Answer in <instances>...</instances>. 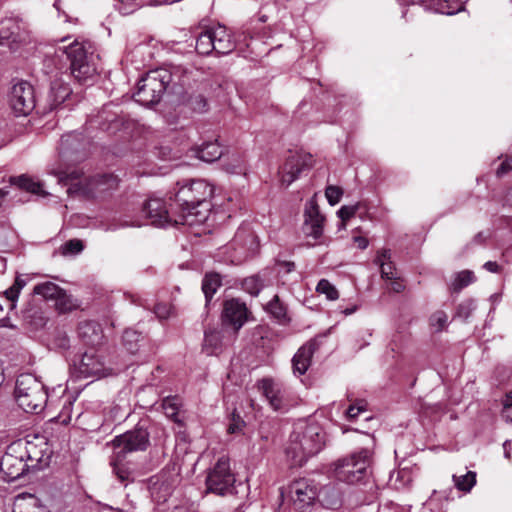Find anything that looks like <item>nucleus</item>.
Here are the masks:
<instances>
[{
	"instance_id": "1",
	"label": "nucleus",
	"mask_w": 512,
	"mask_h": 512,
	"mask_svg": "<svg viewBox=\"0 0 512 512\" xmlns=\"http://www.w3.org/2000/svg\"><path fill=\"white\" fill-rule=\"evenodd\" d=\"M177 185L174 206L178 209V218L175 222L192 226L206 221L213 187L202 179L186 180Z\"/></svg>"
},
{
	"instance_id": "2",
	"label": "nucleus",
	"mask_w": 512,
	"mask_h": 512,
	"mask_svg": "<svg viewBox=\"0 0 512 512\" xmlns=\"http://www.w3.org/2000/svg\"><path fill=\"white\" fill-rule=\"evenodd\" d=\"M325 445V433L315 421L299 420L285 447L288 462L292 467H301L318 454Z\"/></svg>"
},
{
	"instance_id": "3",
	"label": "nucleus",
	"mask_w": 512,
	"mask_h": 512,
	"mask_svg": "<svg viewBox=\"0 0 512 512\" xmlns=\"http://www.w3.org/2000/svg\"><path fill=\"white\" fill-rule=\"evenodd\" d=\"M362 438L364 447L334 464L335 475L339 480L355 484L368 476L375 440L370 434H363Z\"/></svg>"
},
{
	"instance_id": "4",
	"label": "nucleus",
	"mask_w": 512,
	"mask_h": 512,
	"mask_svg": "<svg viewBox=\"0 0 512 512\" xmlns=\"http://www.w3.org/2000/svg\"><path fill=\"white\" fill-rule=\"evenodd\" d=\"M70 61L71 75L80 83L93 80L97 74V59L94 46L90 41L74 40L67 46L59 48Z\"/></svg>"
},
{
	"instance_id": "5",
	"label": "nucleus",
	"mask_w": 512,
	"mask_h": 512,
	"mask_svg": "<svg viewBox=\"0 0 512 512\" xmlns=\"http://www.w3.org/2000/svg\"><path fill=\"white\" fill-rule=\"evenodd\" d=\"M16 401L25 412L38 413L47 402L44 385L31 374H21L15 386Z\"/></svg>"
},
{
	"instance_id": "6",
	"label": "nucleus",
	"mask_w": 512,
	"mask_h": 512,
	"mask_svg": "<svg viewBox=\"0 0 512 512\" xmlns=\"http://www.w3.org/2000/svg\"><path fill=\"white\" fill-rule=\"evenodd\" d=\"M56 175L61 182H70L69 192H78L87 197H99L118 187V179L113 175H97L80 179L77 183H72L80 177L75 171H59Z\"/></svg>"
},
{
	"instance_id": "7",
	"label": "nucleus",
	"mask_w": 512,
	"mask_h": 512,
	"mask_svg": "<svg viewBox=\"0 0 512 512\" xmlns=\"http://www.w3.org/2000/svg\"><path fill=\"white\" fill-rule=\"evenodd\" d=\"M171 81L172 74L165 68L149 71L138 82L135 101L143 106L158 103Z\"/></svg>"
},
{
	"instance_id": "8",
	"label": "nucleus",
	"mask_w": 512,
	"mask_h": 512,
	"mask_svg": "<svg viewBox=\"0 0 512 512\" xmlns=\"http://www.w3.org/2000/svg\"><path fill=\"white\" fill-rule=\"evenodd\" d=\"M196 51L201 55L228 54L235 48V43L228 29L223 25L208 28L197 36Z\"/></svg>"
},
{
	"instance_id": "9",
	"label": "nucleus",
	"mask_w": 512,
	"mask_h": 512,
	"mask_svg": "<svg viewBox=\"0 0 512 512\" xmlns=\"http://www.w3.org/2000/svg\"><path fill=\"white\" fill-rule=\"evenodd\" d=\"M235 481L236 478L231 471L230 460L222 456L207 472L206 492L224 496L233 491Z\"/></svg>"
},
{
	"instance_id": "10",
	"label": "nucleus",
	"mask_w": 512,
	"mask_h": 512,
	"mask_svg": "<svg viewBox=\"0 0 512 512\" xmlns=\"http://www.w3.org/2000/svg\"><path fill=\"white\" fill-rule=\"evenodd\" d=\"M280 495L283 499H288L296 510L306 511L315 503L318 488L312 480L300 478L281 488Z\"/></svg>"
},
{
	"instance_id": "11",
	"label": "nucleus",
	"mask_w": 512,
	"mask_h": 512,
	"mask_svg": "<svg viewBox=\"0 0 512 512\" xmlns=\"http://www.w3.org/2000/svg\"><path fill=\"white\" fill-rule=\"evenodd\" d=\"M112 445L117 449V460H120L127 453L145 450L149 445V433L146 429L137 427L134 430L116 436L112 440Z\"/></svg>"
},
{
	"instance_id": "12",
	"label": "nucleus",
	"mask_w": 512,
	"mask_h": 512,
	"mask_svg": "<svg viewBox=\"0 0 512 512\" xmlns=\"http://www.w3.org/2000/svg\"><path fill=\"white\" fill-rule=\"evenodd\" d=\"M21 453V446L17 442H13L1 458L0 471L8 482L19 479L25 472L29 471L27 462H25Z\"/></svg>"
},
{
	"instance_id": "13",
	"label": "nucleus",
	"mask_w": 512,
	"mask_h": 512,
	"mask_svg": "<svg viewBox=\"0 0 512 512\" xmlns=\"http://www.w3.org/2000/svg\"><path fill=\"white\" fill-rule=\"evenodd\" d=\"M142 212L146 219L156 227H165L166 225H179L175 220L178 218V209L174 207L171 211L166 207V203L161 198L151 197L142 207Z\"/></svg>"
},
{
	"instance_id": "14",
	"label": "nucleus",
	"mask_w": 512,
	"mask_h": 512,
	"mask_svg": "<svg viewBox=\"0 0 512 512\" xmlns=\"http://www.w3.org/2000/svg\"><path fill=\"white\" fill-rule=\"evenodd\" d=\"M228 249H233L234 251L231 255V262L240 264L258 250L256 236L248 229H239L229 244Z\"/></svg>"
},
{
	"instance_id": "15",
	"label": "nucleus",
	"mask_w": 512,
	"mask_h": 512,
	"mask_svg": "<svg viewBox=\"0 0 512 512\" xmlns=\"http://www.w3.org/2000/svg\"><path fill=\"white\" fill-rule=\"evenodd\" d=\"M10 105L17 116L29 114L35 106L32 85L26 81L16 83L11 90Z\"/></svg>"
},
{
	"instance_id": "16",
	"label": "nucleus",
	"mask_w": 512,
	"mask_h": 512,
	"mask_svg": "<svg viewBox=\"0 0 512 512\" xmlns=\"http://www.w3.org/2000/svg\"><path fill=\"white\" fill-rule=\"evenodd\" d=\"M312 165L313 158L308 153H298L289 157L280 171L281 184L288 187L303 171L310 169Z\"/></svg>"
},
{
	"instance_id": "17",
	"label": "nucleus",
	"mask_w": 512,
	"mask_h": 512,
	"mask_svg": "<svg viewBox=\"0 0 512 512\" xmlns=\"http://www.w3.org/2000/svg\"><path fill=\"white\" fill-rule=\"evenodd\" d=\"M248 309L246 304L238 299H230L224 303L222 320L225 326H231L234 333H237L240 328L248 320Z\"/></svg>"
},
{
	"instance_id": "18",
	"label": "nucleus",
	"mask_w": 512,
	"mask_h": 512,
	"mask_svg": "<svg viewBox=\"0 0 512 512\" xmlns=\"http://www.w3.org/2000/svg\"><path fill=\"white\" fill-rule=\"evenodd\" d=\"M258 388L273 410L286 408V390L280 383L264 378L258 382Z\"/></svg>"
},
{
	"instance_id": "19",
	"label": "nucleus",
	"mask_w": 512,
	"mask_h": 512,
	"mask_svg": "<svg viewBox=\"0 0 512 512\" xmlns=\"http://www.w3.org/2000/svg\"><path fill=\"white\" fill-rule=\"evenodd\" d=\"M325 218L320 213L319 207L314 198L310 199L304 211V231L307 236L318 239L323 234Z\"/></svg>"
},
{
	"instance_id": "20",
	"label": "nucleus",
	"mask_w": 512,
	"mask_h": 512,
	"mask_svg": "<svg viewBox=\"0 0 512 512\" xmlns=\"http://www.w3.org/2000/svg\"><path fill=\"white\" fill-rule=\"evenodd\" d=\"M78 370L84 377H104L110 374L104 362L94 349L87 350L81 357Z\"/></svg>"
},
{
	"instance_id": "21",
	"label": "nucleus",
	"mask_w": 512,
	"mask_h": 512,
	"mask_svg": "<svg viewBox=\"0 0 512 512\" xmlns=\"http://www.w3.org/2000/svg\"><path fill=\"white\" fill-rule=\"evenodd\" d=\"M317 349V343L314 340L303 345L292 359L293 372L299 376L303 375L311 364L312 356Z\"/></svg>"
},
{
	"instance_id": "22",
	"label": "nucleus",
	"mask_w": 512,
	"mask_h": 512,
	"mask_svg": "<svg viewBox=\"0 0 512 512\" xmlns=\"http://www.w3.org/2000/svg\"><path fill=\"white\" fill-rule=\"evenodd\" d=\"M21 446L23 458L27 462L28 470L42 468L44 462V453L35 444L24 441H16Z\"/></svg>"
},
{
	"instance_id": "23",
	"label": "nucleus",
	"mask_w": 512,
	"mask_h": 512,
	"mask_svg": "<svg viewBox=\"0 0 512 512\" xmlns=\"http://www.w3.org/2000/svg\"><path fill=\"white\" fill-rule=\"evenodd\" d=\"M21 41L20 25L14 19H4L0 22V44L12 47V44Z\"/></svg>"
},
{
	"instance_id": "24",
	"label": "nucleus",
	"mask_w": 512,
	"mask_h": 512,
	"mask_svg": "<svg viewBox=\"0 0 512 512\" xmlns=\"http://www.w3.org/2000/svg\"><path fill=\"white\" fill-rule=\"evenodd\" d=\"M13 512H50L34 495H19L13 506Z\"/></svg>"
},
{
	"instance_id": "25",
	"label": "nucleus",
	"mask_w": 512,
	"mask_h": 512,
	"mask_svg": "<svg viewBox=\"0 0 512 512\" xmlns=\"http://www.w3.org/2000/svg\"><path fill=\"white\" fill-rule=\"evenodd\" d=\"M79 336L86 344L95 346L101 343L102 331L100 326L95 322H83L78 328Z\"/></svg>"
},
{
	"instance_id": "26",
	"label": "nucleus",
	"mask_w": 512,
	"mask_h": 512,
	"mask_svg": "<svg viewBox=\"0 0 512 512\" xmlns=\"http://www.w3.org/2000/svg\"><path fill=\"white\" fill-rule=\"evenodd\" d=\"M429 9L436 13L445 15H454L464 10V4L460 1L453 0H426Z\"/></svg>"
},
{
	"instance_id": "27",
	"label": "nucleus",
	"mask_w": 512,
	"mask_h": 512,
	"mask_svg": "<svg viewBox=\"0 0 512 512\" xmlns=\"http://www.w3.org/2000/svg\"><path fill=\"white\" fill-rule=\"evenodd\" d=\"M376 264L380 266L381 277L386 280L396 279L397 273L391 262V251L383 249L378 252L375 259Z\"/></svg>"
},
{
	"instance_id": "28",
	"label": "nucleus",
	"mask_w": 512,
	"mask_h": 512,
	"mask_svg": "<svg viewBox=\"0 0 512 512\" xmlns=\"http://www.w3.org/2000/svg\"><path fill=\"white\" fill-rule=\"evenodd\" d=\"M10 182L13 185L18 186L20 189H23L32 194L46 196L47 193L42 188V183L39 181H35L33 178L27 175H20L18 177H12Z\"/></svg>"
},
{
	"instance_id": "29",
	"label": "nucleus",
	"mask_w": 512,
	"mask_h": 512,
	"mask_svg": "<svg viewBox=\"0 0 512 512\" xmlns=\"http://www.w3.org/2000/svg\"><path fill=\"white\" fill-rule=\"evenodd\" d=\"M196 156L205 162H213L222 156V149L217 142H207L196 150Z\"/></svg>"
},
{
	"instance_id": "30",
	"label": "nucleus",
	"mask_w": 512,
	"mask_h": 512,
	"mask_svg": "<svg viewBox=\"0 0 512 512\" xmlns=\"http://www.w3.org/2000/svg\"><path fill=\"white\" fill-rule=\"evenodd\" d=\"M33 292L36 295H41L45 299H54L56 300L59 295H63V289L60 288L57 284L47 281L44 283L37 284Z\"/></svg>"
},
{
	"instance_id": "31",
	"label": "nucleus",
	"mask_w": 512,
	"mask_h": 512,
	"mask_svg": "<svg viewBox=\"0 0 512 512\" xmlns=\"http://www.w3.org/2000/svg\"><path fill=\"white\" fill-rule=\"evenodd\" d=\"M71 94L70 87L60 80H55L51 85V97L56 107L62 104Z\"/></svg>"
},
{
	"instance_id": "32",
	"label": "nucleus",
	"mask_w": 512,
	"mask_h": 512,
	"mask_svg": "<svg viewBox=\"0 0 512 512\" xmlns=\"http://www.w3.org/2000/svg\"><path fill=\"white\" fill-rule=\"evenodd\" d=\"M475 281V275L470 270H463L455 274L451 282L450 289L453 292H460L463 288L467 287Z\"/></svg>"
},
{
	"instance_id": "33",
	"label": "nucleus",
	"mask_w": 512,
	"mask_h": 512,
	"mask_svg": "<svg viewBox=\"0 0 512 512\" xmlns=\"http://www.w3.org/2000/svg\"><path fill=\"white\" fill-rule=\"evenodd\" d=\"M222 336L219 331L212 330L205 332L203 348L208 355L217 353L221 348Z\"/></svg>"
},
{
	"instance_id": "34",
	"label": "nucleus",
	"mask_w": 512,
	"mask_h": 512,
	"mask_svg": "<svg viewBox=\"0 0 512 512\" xmlns=\"http://www.w3.org/2000/svg\"><path fill=\"white\" fill-rule=\"evenodd\" d=\"M181 401L178 397H166L163 399L162 408L165 415L172 419L175 423L181 424V420L178 417L179 407Z\"/></svg>"
},
{
	"instance_id": "35",
	"label": "nucleus",
	"mask_w": 512,
	"mask_h": 512,
	"mask_svg": "<svg viewBox=\"0 0 512 512\" xmlns=\"http://www.w3.org/2000/svg\"><path fill=\"white\" fill-rule=\"evenodd\" d=\"M455 487L462 492H470L476 484V473L474 471H468L466 474L452 477Z\"/></svg>"
},
{
	"instance_id": "36",
	"label": "nucleus",
	"mask_w": 512,
	"mask_h": 512,
	"mask_svg": "<svg viewBox=\"0 0 512 512\" xmlns=\"http://www.w3.org/2000/svg\"><path fill=\"white\" fill-rule=\"evenodd\" d=\"M221 285L220 276L216 273L207 274L202 282V290L207 301H209Z\"/></svg>"
},
{
	"instance_id": "37",
	"label": "nucleus",
	"mask_w": 512,
	"mask_h": 512,
	"mask_svg": "<svg viewBox=\"0 0 512 512\" xmlns=\"http://www.w3.org/2000/svg\"><path fill=\"white\" fill-rule=\"evenodd\" d=\"M243 289L249 294L256 296L264 287V282L258 275L247 277L242 282Z\"/></svg>"
},
{
	"instance_id": "38",
	"label": "nucleus",
	"mask_w": 512,
	"mask_h": 512,
	"mask_svg": "<svg viewBox=\"0 0 512 512\" xmlns=\"http://www.w3.org/2000/svg\"><path fill=\"white\" fill-rule=\"evenodd\" d=\"M316 291L319 294L325 295L328 300H337L339 298L338 290L327 279H321L318 282Z\"/></svg>"
},
{
	"instance_id": "39",
	"label": "nucleus",
	"mask_w": 512,
	"mask_h": 512,
	"mask_svg": "<svg viewBox=\"0 0 512 512\" xmlns=\"http://www.w3.org/2000/svg\"><path fill=\"white\" fill-rule=\"evenodd\" d=\"M25 285L26 281L18 276L14 284L5 291V296L10 301L11 308L15 307V301L18 299L19 293Z\"/></svg>"
},
{
	"instance_id": "40",
	"label": "nucleus",
	"mask_w": 512,
	"mask_h": 512,
	"mask_svg": "<svg viewBox=\"0 0 512 512\" xmlns=\"http://www.w3.org/2000/svg\"><path fill=\"white\" fill-rule=\"evenodd\" d=\"M79 146L80 142L78 134L71 133L62 136L60 147L63 153H68L70 150L78 151Z\"/></svg>"
},
{
	"instance_id": "41",
	"label": "nucleus",
	"mask_w": 512,
	"mask_h": 512,
	"mask_svg": "<svg viewBox=\"0 0 512 512\" xmlns=\"http://www.w3.org/2000/svg\"><path fill=\"white\" fill-rule=\"evenodd\" d=\"M267 310L271 313L276 319L283 321L286 319V308L279 301L277 295L273 297V299L267 304Z\"/></svg>"
},
{
	"instance_id": "42",
	"label": "nucleus",
	"mask_w": 512,
	"mask_h": 512,
	"mask_svg": "<svg viewBox=\"0 0 512 512\" xmlns=\"http://www.w3.org/2000/svg\"><path fill=\"white\" fill-rule=\"evenodd\" d=\"M56 304L63 312L72 310L78 306L77 300L73 299L71 295H68L65 290H63V295H59L56 299Z\"/></svg>"
},
{
	"instance_id": "43",
	"label": "nucleus",
	"mask_w": 512,
	"mask_h": 512,
	"mask_svg": "<svg viewBox=\"0 0 512 512\" xmlns=\"http://www.w3.org/2000/svg\"><path fill=\"white\" fill-rule=\"evenodd\" d=\"M476 309V303L472 299H468L459 304L456 316L464 320L468 319L473 311Z\"/></svg>"
},
{
	"instance_id": "44",
	"label": "nucleus",
	"mask_w": 512,
	"mask_h": 512,
	"mask_svg": "<svg viewBox=\"0 0 512 512\" xmlns=\"http://www.w3.org/2000/svg\"><path fill=\"white\" fill-rule=\"evenodd\" d=\"M358 210V205L353 206H342L338 212L337 215L341 219V223L339 225V229H344L346 227V221L352 218Z\"/></svg>"
},
{
	"instance_id": "45",
	"label": "nucleus",
	"mask_w": 512,
	"mask_h": 512,
	"mask_svg": "<svg viewBox=\"0 0 512 512\" xmlns=\"http://www.w3.org/2000/svg\"><path fill=\"white\" fill-rule=\"evenodd\" d=\"M83 248L84 246L81 240L72 239L62 245L61 252L63 255H75L80 253Z\"/></svg>"
},
{
	"instance_id": "46",
	"label": "nucleus",
	"mask_w": 512,
	"mask_h": 512,
	"mask_svg": "<svg viewBox=\"0 0 512 512\" xmlns=\"http://www.w3.org/2000/svg\"><path fill=\"white\" fill-rule=\"evenodd\" d=\"M119 11L122 14H130L144 4L143 0H118Z\"/></svg>"
},
{
	"instance_id": "47",
	"label": "nucleus",
	"mask_w": 512,
	"mask_h": 512,
	"mask_svg": "<svg viewBox=\"0 0 512 512\" xmlns=\"http://www.w3.org/2000/svg\"><path fill=\"white\" fill-rule=\"evenodd\" d=\"M325 195L329 204L333 206L340 201L343 195V190L338 186L330 185L326 188Z\"/></svg>"
},
{
	"instance_id": "48",
	"label": "nucleus",
	"mask_w": 512,
	"mask_h": 512,
	"mask_svg": "<svg viewBox=\"0 0 512 512\" xmlns=\"http://www.w3.org/2000/svg\"><path fill=\"white\" fill-rule=\"evenodd\" d=\"M430 321L431 325L435 327L436 330L440 331L446 326L448 316L443 311H437L431 316Z\"/></svg>"
},
{
	"instance_id": "49",
	"label": "nucleus",
	"mask_w": 512,
	"mask_h": 512,
	"mask_svg": "<svg viewBox=\"0 0 512 512\" xmlns=\"http://www.w3.org/2000/svg\"><path fill=\"white\" fill-rule=\"evenodd\" d=\"M366 411V403L364 401H358L357 403L350 405L347 409V417L349 419H355L361 412Z\"/></svg>"
},
{
	"instance_id": "50",
	"label": "nucleus",
	"mask_w": 512,
	"mask_h": 512,
	"mask_svg": "<svg viewBox=\"0 0 512 512\" xmlns=\"http://www.w3.org/2000/svg\"><path fill=\"white\" fill-rule=\"evenodd\" d=\"M502 417L512 423V393L507 394L503 401Z\"/></svg>"
},
{
	"instance_id": "51",
	"label": "nucleus",
	"mask_w": 512,
	"mask_h": 512,
	"mask_svg": "<svg viewBox=\"0 0 512 512\" xmlns=\"http://www.w3.org/2000/svg\"><path fill=\"white\" fill-rule=\"evenodd\" d=\"M244 425H245V423L242 420V418L238 414L233 413L232 419H231L230 424L228 425L227 431L230 434L237 433V432L241 431V429L243 428Z\"/></svg>"
},
{
	"instance_id": "52",
	"label": "nucleus",
	"mask_w": 512,
	"mask_h": 512,
	"mask_svg": "<svg viewBox=\"0 0 512 512\" xmlns=\"http://www.w3.org/2000/svg\"><path fill=\"white\" fill-rule=\"evenodd\" d=\"M31 320L29 321L30 325L34 329H39L45 326L46 318L41 311H35L32 315L29 316Z\"/></svg>"
},
{
	"instance_id": "53",
	"label": "nucleus",
	"mask_w": 512,
	"mask_h": 512,
	"mask_svg": "<svg viewBox=\"0 0 512 512\" xmlns=\"http://www.w3.org/2000/svg\"><path fill=\"white\" fill-rule=\"evenodd\" d=\"M170 306L164 303H159L155 306L154 312L160 319H167L170 316Z\"/></svg>"
},
{
	"instance_id": "54",
	"label": "nucleus",
	"mask_w": 512,
	"mask_h": 512,
	"mask_svg": "<svg viewBox=\"0 0 512 512\" xmlns=\"http://www.w3.org/2000/svg\"><path fill=\"white\" fill-rule=\"evenodd\" d=\"M113 471L121 482H124L125 480L128 479L129 473H128L127 469L124 468V466H122L121 464L114 462L113 463Z\"/></svg>"
},
{
	"instance_id": "55",
	"label": "nucleus",
	"mask_w": 512,
	"mask_h": 512,
	"mask_svg": "<svg viewBox=\"0 0 512 512\" xmlns=\"http://www.w3.org/2000/svg\"><path fill=\"white\" fill-rule=\"evenodd\" d=\"M510 170H512V157L507 158L501 163L500 167L497 169V175L501 176Z\"/></svg>"
},
{
	"instance_id": "56",
	"label": "nucleus",
	"mask_w": 512,
	"mask_h": 512,
	"mask_svg": "<svg viewBox=\"0 0 512 512\" xmlns=\"http://www.w3.org/2000/svg\"><path fill=\"white\" fill-rule=\"evenodd\" d=\"M8 234V229L0 225V249L7 246Z\"/></svg>"
},
{
	"instance_id": "57",
	"label": "nucleus",
	"mask_w": 512,
	"mask_h": 512,
	"mask_svg": "<svg viewBox=\"0 0 512 512\" xmlns=\"http://www.w3.org/2000/svg\"><path fill=\"white\" fill-rule=\"evenodd\" d=\"M391 282V290L395 293H401L405 289V285L398 280V277L396 276V279H392Z\"/></svg>"
},
{
	"instance_id": "58",
	"label": "nucleus",
	"mask_w": 512,
	"mask_h": 512,
	"mask_svg": "<svg viewBox=\"0 0 512 512\" xmlns=\"http://www.w3.org/2000/svg\"><path fill=\"white\" fill-rule=\"evenodd\" d=\"M487 271L497 273L500 270L499 265L496 262L488 261L483 266Z\"/></svg>"
},
{
	"instance_id": "59",
	"label": "nucleus",
	"mask_w": 512,
	"mask_h": 512,
	"mask_svg": "<svg viewBox=\"0 0 512 512\" xmlns=\"http://www.w3.org/2000/svg\"><path fill=\"white\" fill-rule=\"evenodd\" d=\"M353 240L357 244V246L362 250L366 249L368 246V240L364 237L355 236Z\"/></svg>"
},
{
	"instance_id": "60",
	"label": "nucleus",
	"mask_w": 512,
	"mask_h": 512,
	"mask_svg": "<svg viewBox=\"0 0 512 512\" xmlns=\"http://www.w3.org/2000/svg\"><path fill=\"white\" fill-rule=\"evenodd\" d=\"M138 334L132 330H126L123 334V341L126 343L127 341L137 340Z\"/></svg>"
},
{
	"instance_id": "61",
	"label": "nucleus",
	"mask_w": 512,
	"mask_h": 512,
	"mask_svg": "<svg viewBox=\"0 0 512 512\" xmlns=\"http://www.w3.org/2000/svg\"><path fill=\"white\" fill-rule=\"evenodd\" d=\"M143 225V220L142 219H135V220H131V221H124L122 223V226H131V227H140Z\"/></svg>"
},
{
	"instance_id": "62",
	"label": "nucleus",
	"mask_w": 512,
	"mask_h": 512,
	"mask_svg": "<svg viewBox=\"0 0 512 512\" xmlns=\"http://www.w3.org/2000/svg\"><path fill=\"white\" fill-rule=\"evenodd\" d=\"M196 100H197V103H198V107L194 106V109L202 110V109H204L206 107V101H205V99L202 96H198L196 98Z\"/></svg>"
},
{
	"instance_id": "63",
	"label": "nucleus",
	"mask_w": 512,
	"mask_h": 512,
	"mask_svg": "<svg viewBox=\"0 0 512 512\" xmlns=\"http://www.w3.org/2000/svg\"><path fill=\"white\" fill-rule=\"evenodd\" d=\"M510 441H505L504 444H503V448H504V454H505V457L506 458H510Z\"/></svg>"
},
{
	"instance_id": "64",
	"label": "nucleus",
	"mask_w": 512,
	"mask_h": 512,
	"mask_svg": "<svg viewBox=\"0 0 512 512\" xmlns=\"http://www.w3.org/2000/svg\"><path fill=\"white\" fill-rule=\"evenodd\" d=\"M356 310H357V306H356V305H354V306H352V307H350V308H346V309H344V310L342 311V313H343V314H345V315H351V314H353Z\"/></svg>"
}]
</instances>
